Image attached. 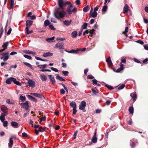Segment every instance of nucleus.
<instances>
[{"mask_svg": "<svg viewBox=\"0 0 148 148\" xmlns=\"http://www.w3.org/2000/svg\"><path fill=\"white\" fill-rule=\"evenodd\" d=\"M60 8H56L54 12V14L55 17L57 18H63L66 16V12L62 10L60 11Z\"/></svg>", "mask_w": 148, "mask_h": 148, "instance_id": "1", "label": "nucleus"}, {"mask_svg": "<svg viewBox=\"0 0 148 148\" xmlns=\"http://www.w3.org/2000/svg\"><path fill=\"white\" fill-rule=\"evenodd\" d=\"M12 82L17 85L21 86L22 85L21 83L17 81L16 79L14 77H10L8 78L6 80V83L8 84H11Z\"/></svg>", "mask_w": 148, "mask_h": 148, "instance_id": "2", "label": "nucleus"}, {"mask_svg": "<svg viewBox=\"0 0 148 148\" xmlns=\"http://www.w3.org/2000/svg\"><path fill=\"white\" fill-rule=\"evenodd\" d=\"M58 4L61 10H64V6L66 4L70 5L71 2L69 1H67L65 3H64L63 0H58Z\"/></svg>", "mask_w": 148, "mask_h": 148, "instance_id": "3", "label": "nucleus"}, {"mask_svg": "<svg viewBox=\"0 0 148 148\" xmlns=\"http://www.w3.org/2000/svg\"><path fill=\"white\" fill-rule=\"evenodd\" d=\"M20 105L22 106V107L26 110H28L29 108V105L28 104V101H26L24 103H21Z\"/></svg>", "mask_w": 148, "mask_h": 148, "instance_id": "4", "label": "nucleus"}, {"mask_svg": "<svg viewBox=\"0 0 148 148\" xmlns=\"http://www.w3.org/2000/svg\"><path fill=\"white\" fill-rule=\"evenodd\" d=\"M86 106V102L84 101H83L81 102L80 104L79 105V110H84L85 109Z\"/></svg>", "mask_w": 148, "mask_h": 148, "instance_id": "5", "label": "nucleus"}, {"mask_svg": "<svg viewBox=\"0 0 148 148\" xmlns=\"http://www.w3.org/2000/svg\"><path fill=\"white\" fill-rule=\"evenodd\" d=\"M9 53L8 51H7L5 53H0V55L3 56L4 58V59H3V61H5L8 59Z\"/></svg>", "mask_w": 148, "mask_h": 148, "instance_id": "6", "label": "nucleus"}, {"mask_svg": "<svg viewBox=\"0 0 148 148\" xmlns=\"http://www.w3.org/2000/svg\"><path fill=\"white\" fill-rule=\"evenodd\" d=\"M26 26L25 29H28V28H29L32 25L33 21L30 20H28L26 21Z\"/></svg>", "mask_w": 148, "mask_h": 148, "instance_id": "7", "label": "nucleus"}, {"mask_svg": "<svg viewBox=\"0 0 148 148\" xmlns=\"http://www.w3.org/2000/svg\"><path fill=\"white\" fill-rule=\"evenodd\" d=\"M64 44L63 42H58L55 46V48H58L59 49H63L64 48Z\"/></svg>", "mask_w": 148, "mask_h": 148, "instance_id": "8", "label": "nucleus"}, {"mask_svg": "<svg viewBox=\"0 0 148 148\" xmlns=\"http://www.w3.org/2000/svg\"><path fill=\"white\" fill-rule=\"evenodd\" d=\"M1 109L3 112V113H8V108L5 106L4 105H2L1 107Z\"/></svg>", "mask_w": 148, "mask_h": 148, "instance_id": "9", "label": "nucleus"}, {"mask_svg": "<svg viewBox=\"0 0 148 148\" xmlns=\"http://www.w3.org/2000/svg\"><path fill=\"white\" fill-rule=\"evenodd\" d=\"M123 12L124 14H127L128 12H130V9L127 4H126L123 8Z\"/></svg>", "mask_w": 148, "mask_h": 148, "instance_id": "10", "label": "nucleus"}, {"mask_svg": "<svg viewBox=\"0 0 148 148\" xmlns=\"http://www.w3.org/2000/svg\"><path fill=\"white\" fill-rule=\"evenodd\" d=\"M8 114V113H1L0 116V120L2 122H3L5 120V116Z\"/></svg>", "mask_w": 148, "mask_h": 148, "instance_id": "11", "label": "nucleus"}, {"mask_svg": "<svg viewBox=\"0 0 148 148\" xmlns=\"http://www.w3.org/2000/svg\"><path fill=\"white\" fill-rule=\"evenodd\" d=\"M29 85L32 88L35 86V83L32 80L29 79L28 81Z\"/></svg>", "mask_w": 148, "mask_h": 148, "instance_id": "12", "label": "nucleus"}, {"mask_svg": "<svg viewBox=\"0 0 148 148\" xmlns=\"http://www.w3.org/2000/svg\"><path fill=\"white\" fill-rule=\"evenodd\" d=\"M106 61L109 66L110 67L112 66V64L111 61L110 57L109 56L106 59Z\"/></svg>", "mask_w": 148, "mask_h": 148, "instance_id": "13", "label": "nucleus"}, {"mask_svg": "<svg viewBox=\"0 0 148 148\" xmlns=\"http://www.w3.org/2000/svg\"><path fill=\"white\" fill-rule=\"evenodd\" d=\"M32 12H29L27 16V17H30V18H36V17L35 15H33L32 16Z\"/></svg>", "mask_w": 148, "mask_h": 148, "instance_id": "14", "label": "nucleus"}, {"mask_svg": "<svg viewBox=\"0 0 148 148\" xmlns=\"http://www.w3.org/2000/svg\"><path fill=\"white\" fill-rule=\"evenodd\" d=\"M53 54L51 52H47V53H45L43 54V57H51L53 56Z\"/></svg>", "mask_w": 148, "mask_h": 148, "instance_id": "15", "label": "nucleus"}, {"mask_svg": "<svg viewBox=\"0 0 148 148\" xmlns=\"http://www.w3.org/2000/svg\"><path fill=\"white\" fill-rule=\"evenodd\" d=\"M31 94L39 98H42V97H44V96L42 95L39 93H31Z\"/></svg>", "mask_w": 148, "mask_h": 148, "instance_id": "16", "label": "nucleus"}, {"mask_svg": "<svg viewBox=\"0 0 148 148\" xmlns=\"http://www.w3.org/2000/svg\"><path fill=\"white\" fill-rule=\"evenodd\" d=\"M65 51L69 53L76 54L78 53L79 50L77 49L76 50L72 49L69 51H68L67 50H66Z\"/></svg>", "mask_w": 148, "mask_h": 148, "instance_id": "17", "label": "nucleus"}, {"mask_svg": "<svg viewBox=\"0 0 148 148\" xmlns=\"http://www.w3.org/2000/svg\"><path fill=\"white\" fill-rule=\"evenodd\" d=\"M40 77L42 81H45L47 79V77L46 76L44 75H40Z\"/></svg>", "mask_w": 148, "mask_h": 148, "instance_id": "18", "label": "nucleus"}, {"mask_svg": "<svg viewBox=\"0 0 148 148\" xmlns=\"http://www.w3.org/2000/svg\"><path fill=\"white\" fill-rule=\"evenodd\" d=\"M48 76L49 77V79L51 82L53 84H54L56 82V80L54 77H53L52 75H49Z\"/></svg>", "mask_w": 148, "mask_h": 148, "instance_id": "19", "label": "nucleus"}, {"mask_svg": "<svg viewBox=\"0 0 148 148\" xmlns=\"http://www.w3.org/2000/svg\"><path fill=\"white\" fill-rule=\"evenodd\" d=\"M70 105L73 108H76L77 105L76 103L74 101H72L70 103Z\"/></svg>", "mask_w": 148, "mask_h": 148, "instance_id": "20", "label": "nucleus"}, {"mask_svg": "<svg viewBox=\"0 0 148 148\" xmlns=\"http://www.w3.org/2000/svg\"><path fill=\"white\" fill-rule=\"evenodd\" d=\"M11 125L12 127H14L15 128H17L18 127V123L14 121H12L11 123Z\"/></svg>", "mask_w": 148, "mask_h": 148, "instance_id": "21", "label": "nucleus"}, {"mask_svg": "<svg viewBox=\"0 0 148 148\" xmlns=\"http://www.w3.org/2000/svg\"><path fill=\"white\" fill-rule=\"evenodd\" d=\"M77 35V32L76 31H74L71 33L72 37L73 38H75L76 37Z\"/></svg>", "mask_w": 148, "mask_h": 148, "instance_id": "22", "label": "nucleus"}, {"mask_svg": "<svg viewBox=\"0 0 148 148\" xmlns=\"http://www.w3.org/2000/svg\"><path fill=\"white\" fill-rule=\"evenodd\" d=\"M50 22L49 21L48 19H47L44 22V26L46 27L50 25Z\"/></svg>", "mask_w": 148, "mask_h": 148, "instance_id": "23", "label": "nucleus"}, {"mask_svg": "<svg viewBox=\"0 0 148 148\" xmlns=\"http://www.w3.org/2000/svg\"><path fill=\"white\" fill-rule=\"evenodd\" d=\"M123 65L122 64H120V67L117 69L116 70V72L119 73L122 71L123 69Z\"/></svg>", "mask_w": 148, "mask_h": 148, "instance_id": "24", "label": "nucleus"}, {"mask_svg": "<svg viewBox=\"0 0 148 148\" xmlns=\"http://www.w3.org/2000/svg\"><path fill=\"white\" fill-rule=\"evenodd\" d=\"M97 13L96 12H94L91 13L90 14V17H92L93 18L95 17L97 15Z\"/></svg>", "mask_w": 148, "mask_h": 148, "instance_id": "25", "label": "nucleus"}, {"mask_svg": "<svg viewBox=\"0 0 148 148\" xmlns=\"http://www.w3.org/2000/svg\"><path fill=\"white\" fill-rule=\"evenodd\" d=\"M13 138L11 137L9 139V142L10 143V145H9V147L11 148L12 147V145L13 144V141L12 140Z\"/></svg>", "mask_w": 148, "mask_h": 148, "instance_id": "26", "label": "nucleus"}, {"mask_svg": "<svg viewBox=\"0 0 148 148\" xmlns=\"http://www.w3.org/2000/svg\"><path fill=\"white\" fill-rule=\"evenodd\" d=\"M71 22V20H70L69 21V20H66L63 22L64 24L66 25H69Z\"/></svg>", "mask_w": 148, "mask_h": 148, "instance_id": "27", "label": "nucleus"}, {"mask_svg": "<svg viewBox=\"0 0 148 148\" xmlns=\"http://www.w3.org/2000/svg\"><path fill=\"white\" fill-rule=\"evenodd\" d=\"M56 78L57 79H58L60 81H65V80L64 79L60 77L59 75H57L56 77Z\"/></svg>", "mask_w": 148, "mask_h": 148, "instance_id": "28", "label": "nucleus"}, {"mask_svg": "<svg viewBox=\"0 0 148 148\" xmlns=\"http://www.w3.org/2000/svg\"><path fill=\"white\" fill-rule=\"evenodd\" d=\"M90 9V7L88 5H87L84 7L83 9V11L84 12H86Z\"/></svg>", "mask_w": 148, "mask_h": 148, "instance_id": "29", "label": "nucleus"}, {"mask_svg": "<svg viewBox=\"0 0 148 148\" xmlns=\"http://www.w3.org/2000/svg\"><path fill=\"white\" fill-rule=\"evenodd\" d=\"M97 138L96 137L93 136L92 139V142L93 143L97 142Z\"/></svg>", "mask_w": 148, "mask_h": 148, "instance_id": "30", "label": "nucleus"}, {"mask_svg": "<svg viewBox=\"0 0 148 148\" xmlns=\"http://www.w3.org/2000/svg\"><path fill=\"white\" fill-rule=\"evenodd\" d=\"M23 63L26 66H27L28 67H29L31 69H33L32 66L29 63L25 62H23Z\"/></svg>", "mask_w": 148, "mask_h": 148, "instance_id": "31", "label": "nucleus"}, {"mask_svg": "<svg viewBox=\"0 0 148 148\" xmlns=\"http://www.w3.org/2000/svg\"><path fill=\"white\" fill-rule=\"evenodd\" d=\"M131 96L132 97L133 100L135 101L136 98V93H131Z\"/></svg>", "mask_w": 148, "mask_h": 148, "instance_id": "32", "label": "nucleus"}, {"mask_svg": "<svg viewBox=\"0 0 148 148\" xmlns=\"http://www.w3.org/2000/svg\"><path fill=\"white\" fill-rule=\"evenodd\" d=\"M47 65L46 64H44V65H38V67L39 68L43 69V68H46Z\"/></svg>", "mask_w": 148, "mask_h": 148, "instance_id": "33", "label": "nucleus"}, {"mask_svg": "<svg viewBox=\"0 0 148 148\" xmlns=\"http://www.w3.org/2000/svg\"><path fill=\"white\" fill-rule=\"evenodd\" d=\"M23 52L26 54H31L32 53V51H30L29 50H23Z\"/></svg>", "mask_w": 148, "mask_h": 148, "instance_id": "34", "label": "nucleus"}, {"mask_svg": "<svg viewBox=\"0 0 148 148\" xmlns=\"http://www.w3.org/2000/svg\"><path fill=\"white\" fill-rule=\"evenodd\" d=\"M9 44V42H5L4 44H3L2 45V47L3 48H6L7 47Z\"/></svg>", "mask_w": 148, "mask_h": 148, "instance_id": "35", "label": "nucleus"}, {"mask_svg": "<svg viewBox=\"0 0 148 148\" xmlns=\"http://www.w3.org/2000/svg\"><path fill=\"white\" fill-rule=\"evenodd\" d=\"M66 11L68 13L69 15H70L72 13V10L69 7H67L66 9Z\"/></svg>", "mask_w": 148, "mask_h": 148, "instance_id": "36", "label": "nucleus"}, {"mask_svg": "<svg viewBox=\"0 0 148 148\" xmlns=\"http://www.w3.org/2000/svg\"><path fill=\"white\" fill-rule=\"evenodd\" d=\"M55 38L54 37H53L51 38H48L46 39V40L48 42H50L53 40Z\"/></svg>", "mask_w": 148, "mask_h": 148, "instance_id": "37", "label": "nucleus"}, {"mask_svg": "<svg viewBox=\"0 0 148 148\" xmlns=\"http://www.w3.org/2000/svg\"><path fill=\"white\" fill-rule=\"evenodd\" d=\"M62 73L64 76H67L69 74V72L68 71H62Z\"/></svg>", "mask_w": 148, "mask_h": 148, "instance_id": "38", "label": "nucleus"}, {"mask_svg": "<svg viewBox=\"0 0 148 148\" xmlns=\"http://www.w3.org/2000/svg\"><path fill=\"white\" fill-rule=\"evenodd\" d=\"M129 112L130 113L132 114L134 112V108L133 107H130Z\"/></svg>", "mask_w": 148, "mask_h": 148, "instance_id": "39", "label": "nucleus"}, {"mask_svg": "<svg viewBox=\"0 0 148 148\" xmlns=\"http://www.w3.org/2000/svg\"><path fill=\"white\" fill-rule=\"evenodd\" d=\"M20 99L21 101L23 102L24 101L26 100V98L25 96H21L20 97Z\"/></svg>", "mask_w": 148, "mask_h": 148, "instance_id": "40", "label": "nucleus"}, {"mask_svg": "<svg viewBox=\"0 0 148 148\" xmlns=\"http://www.w3.org/2000/svg\"><path fill=\"white\" fill-rule=\"evenodd\" d=\"M45 129L42 127H40L39 128L38 131L41 132H43L45 130Z\"/></svg>", "mask_w": 148, "mask_h": 148, "instance_id": "41", "label": "nucleus"}, {"mask_svg": "<svg viewBox=\"0 0 148 148\" xmlns=\"http://www.w3.org/2000/svg\"><path fill=\"white\" fill-rule=\"evenodd\" d=\"M24 56L25 58L28 59L29 60H31L32 58V57L31 56L27 55H24Z\"/></svg>", "mask_w": 148, "mask_h": 148, "instance_id": "42", "label": "nucleus"}, {"mask_svg": "<svg viewBox=\"0 0 148 148\" xmlns=\"http://www.w3.org/2000/svg\"><path fill=\"white\" fill-rule=\"evenodd\" d=\"M3 122V125L4 127H7L8 125V122L7 121H4Z\"/></svg>", "mask_w": 148, "mask_h": 148, "instance_id": "43", "label": "nucleus"}, {"mask_svg": "<svg viewBox=\"0 0 148 148\" xmlns=\"http://www.w3.org/2000/svg\"><path fill=\"white\" fill-rule=\"evenodd\" d=\"M108 8V7L106 5H105L103 6L102 8V11L103 12H106Z\"/></svg>", "mask_w": 148, "mask_h": 148, "instance_id": "44", "label": "nucleus"}, {"mask_svg": "<svg viewBox=\"0 0 148 148\" xmlns=\"http://www.w3.org/2000/svg\"><path fill=\"white\" fill-rule=\"evenodd\" d=\"M94 77L91 75H89L87 76V78L89 79H94Z\"/></svg>", "mask_w": 148, "mask_h": 148, "instance_id": "45", "label": "nucleus"}, {"mask_svg": "<svg viewBox=\"0 0 148 148\" xmlns=\"http://www.w3.org/2000/svg\"><path fill=\"white\" fill-rule=\"evenodd\" d=\"M87 23H84L82 25V28L83 29H85L86 28V27L87 26Z\"/></svg>", "mask_w": 148, "mask_h": 148, "instance_id": "46", "label": "nucleus"}, {"mask_svg": "<svg viewBox=\"0 0 148 148\" xmlns=\"http://www.w3.org/2000/svg\"><path fill=\"white\" fill-rule=\"evenodd\" d=\"M50 69H51L52 71H54L55 72H58V70L57 69L53 68V67H50Z\"/></svg>", "mask_w": 148, "mask_h": 148, "instance_id": "47", "label": "nucleus"}, {"mask_svg": "<svg viewBox=\"0 0 148 148\" xmlns=\"http://www.w3.org/2000/svg\"><path fill=\"white\" fill-rule=\"evenodd\" d=\"M3 29L2 26L1 27V29H0L1 33H0V38H1V37L2 36V35L3 33Z\"/></svg>", "mask_w": 148, "mask_h": 148, "instance_id": "48", "label": "nucleus"}, {"mask_svg": "<svg viewBox=\"0 0 148 148\" xmlns=\"http://www.w3.org/2000/svg\"><path fill=\"white\" fill-rule=\"evenodd\" d=\"M105 86L110 90H112L113 89V87L112 86H110L108 84H106L105 85Z\"/></svg>", "mask_w": 148, "mask_h": 148, "instance_id": "49", "label": "nucleus"}, {"mask_svg": "<svg viewBox=\"0 0 148 148\" xmlns=\"http://www.w3.org/2000/svg\"><path fill=\"white\" fill-rule=\"evenodd\" d=\"M95 31V30L94 29H92L91 30H90V35L91 36H92V34H94V32Z\"/></svg>", "mask_w": 148, "mask_h": 148, "instance_id": "50", "label": "nucleus"}, {"mask_svg": "<svg viewBox=\"0 0 148 148\" xmlns=\"http://www.w3.org/2000/svg\"><path fill=\"white\" fill-rule=\"evenodd\" d=\"M22 136L24 138H26L27 137V134L25 132L23 133L22 134Z\"/></svg>", "mask_w": 148, "mask_h": 148, "instance_id": "51", "label": "nucleus"}, {"mask_svg": "<svg viewBox=\"0 0 148 148\" xmlns=\"http://www.w3.org/2000/svg\"><path fill=\"white\" fill-rule=\"evenodd\" d=\"M60 92L61 94H64L65 93V91L63 88L60 89Z\"/></svg>", "mask_w": 148, "mask_h": 148, "instance_id": "52", "label": "nucleus"}, {"mask_svg": "<svg viewBox=\"0 0 148 148\" xmlns=\"http://www.w3.org/2000/svg\"><path fill=\"white\" fill-rule=\"evenodd\" d=\"M40 71L41 72H45V71H48L50 72L51 71V70L49 69H42L40 70Z\"/></svg>", "mask_w": 148, "mask_h": 148, "instance_id": "53", "label": "nucleus"}, {"mask_svg": "<svg viewBox=\"0 0 148 148\" xmlns=\"http://www.w3.org/2000/svg\"><path fill=\"white\" fill-rule=\"evenodd\" d=\"M29 28H28V29H26V33L27 34H31V33H32V32H33V30H32L31 31H29Z\"/></svg>", "mask_w": 148, "mask_h": 148, "instance_id": "54", "label": "nucleus"}, {"mask_svg": "<svg viewBox=\"0 0 148 148\" xmlns=\"http://www.w3.org/2000/svg\"><path fill=\"white\" fill-rule=\"evenodd\" d=\"M57 40H59L60 41H62L63 40H65V38H58L57 39Z\"/></svg>", "mask_w": 148, "mask_h": 148, "instance_id": "55", "label": "nucleus"}, {"mask_svg": "<svg viewBox=\"0 0 148 148\" xmlns=\"http://www.w3.org/2000/svg\"><path fill=\"white\" fill-rule=\"evenodd\" d=\"M125 87L124 84H122L118 88V89L119 90H121L123 89Z\"/></svg>", "mask_w": 148, "mask_h": 148, "instance_id": "56", "label": "nucleus"}, {"mask_svg": "<svg viewBox=\"0 0 148 148\" xmlns=\"http://www.w3.org/2000/svg\"><path fill=\"white\" fill-rule=\"evenodd\" d=\"M49 26L50 28L52 30H54L56 29V28L54 27L52 25H50Z\"/></svg>", "mask_w": 148, "mask_h": 148, "instance_id": "57", "label": "nucleus"}, {"mask_svg": "<svg viewBox=\"0 0 148 148\" xmlns=\"http://www.w3.org/2000/svg\"><path fill=\"white\" fill-rule=\"evenodd\" d=\"M10 5L11 7L13 6L14 5V0H10Z\"/></svg>", "mask_w": 148, "mask_h": 148, "instance_id": "58", "label": "nucleus"}, {"mask_svg": "<svg viewBox=\"0 0 148 148\" xmlns=\"http://www.w3.org/2000/svg\"><path fill=\"white\" fill-rule=\"evenodd\" d=\"M77 132H78V131L77 130H76L74 133V134L73 136V139L76 138V136H77Z\"/></svg>", "mask_w": 148, "mask_h": 148, "instance_id": "59", "label": "nucleus"}, {"mask_svg": "<svg viewBox=\"0 0 148 148\" xmlns=\"http://www.w3.org/2000/svg\"><path fill=\"white\" fill-rule=\"evenodd\" d=\"M126 62V60L125 59L122 58L120 64H122L123 63H125Z\"/></svg>", "mask_w": 148, "mask_h": 148, "instance_id": "60", "label": "nucleus"}, {"mask_svg": "<svg viewBox=\"0 0 148 148\" xmlns=\"http://www.w3.org/2000/svg\"><path fill=\"white\" fill-rule=\"evenodd\" d=\"M77 8L76 7H74V8L72 10V12L75 13L77 12Z\"/></svg>", "mask_w": 148, "mask_h": 148, "instance_id": "61", "label": "nucleus"}, {"mask_svg": "<svg viewBox=\"0 0 148 148\" xmlns=\"http://www.w3.org/2000/svg\"><path fill=\"white\" fill-rule=\"evenodd\" d=\"M92 82L94 85L97 84V81L95 79H94L92 80Z\"/></svg>", "mask_w": 148, "mask_h": 148, "instance_id": "62", "label": "nucleus"}, {"mask_svg": "<svg viewBox=\"0 0 148 148\" xmlns=\"http://www.w3.org/2000/svg\"><path fill=\"white\" fill-rule=\"evenodd\" d=\"M12 30V29L11 28H10L7 33V35H9L11 33Z\"/></svg>", "mask_w": 148, "mask_h": 148, "instance_id": "63", "label": "nucleus"}, {"mask_svg": "<svg viewBox=\"0 0 148 148\" xmlns=\"http://www.w3.org/2000/svg\"><path fill=\"white\" fill-rule=\"evenodd\" d=\"M62 66L64 68H66V63L62 62Z\"/></svg>", "mask_w": 148, "mask_h": 148, "instance_id": "64", "label": "nucleus"}]
</instances>
